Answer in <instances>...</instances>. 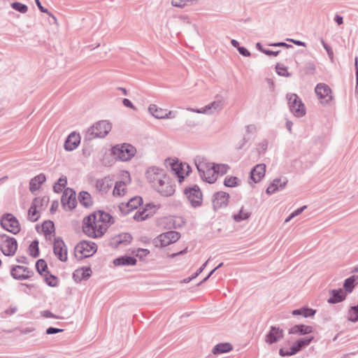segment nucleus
<instances>
[{
  "instance_id": "1",
  "label": "nucleus",
  "mask_w": 358,
  "mask_h": 358,
  "mask_svg": "<svg viewBox=\"0 0 358 358\" xmlns=\"http://www.w3.org/2000/svg\"><path fill=\"white\" fill-rule=\"evenodd\" d=\"M113 222L114 219L109 213L99 210L84 219L83 230L90 237L99 238Z\"/></svg>"
},
{
  "instance_id": "2",
  "label": "nucleus",
  "mask_w": 358,
  "mask_h": 358,
  "mask_svg": "<svg viewBox=\"0 0 358 358\" xmlns=\"http://www.w3.org/2000/svg\"><path fill=\"white\" fill-rule=\"evenodd\" d=\"M313 339V336L305 337L298 339L295 341H292V338H287L285 341L286 345H289L292 343L289 350H287L285 348H281L279 350V355L281 357H289L294 355L301 351L303 348L309 345Z\"/></svg>"
},
{
  "instance_id": "3",
  "label": "nucleus",
  "mask_w": 358,
  "mask_h": 358,
  "mask_svg": "<svg viewBox=\"0 0 358 358\" xmlns=\"http://www.w3.org/2000/svg\"><path fill=\"white\" fill-rule=\"evenodd\" d=\"M112 125L107 120H101L94 123L86 132V138L92 140L94 138H103L111 130Z\"/></svg>"
},
{
  "instance_id": "4",
  "label": "nucleus",
  "mask_w": 358,
  "mask_h": 358,
  "mask_svg": "<svg viewBox=\"0 0 358 358\" xmlns=\"http://www.w3.org/2000/svg\"><path fill=\"white\" fill-rule=\"evenodd\" d=\"M136 152V148L131 144L124 143L117 145L112 148L113 155L121 161L131 159Z\"/></svg>"
},
{
  "instance_id": "5",
  "label": "nucleus",
  "mask_w": 358,
  "mask_h": 358,
  "mask_svg": "<svg viewBox=\"0 0 358 358\" xmlns=\"http://www.w3.org/2000/svg\"><path fill=\"white\" fill-rule=\"evenodd\" d=\"M17 249V243L15 238L7 234H0V250L6 256H13Z\"/></svg>"
},
{
  "instance_id": "6",
  "label": "nucleus",
  "mask_w": 358,
  "mask_h": 358,
  "mask_svg": "<svg viewBox=\"0 0 358 358\" xmlns=\"http://www.w3.org/2000/svg\"><path fill=\"white\" fill-rule=\"evenodd\" d=\"M96 251V245L94 243L83 241L75 247V256L83 259L92 256Z\"/></svg>"
},
{
  "instance_id": "7",
  "label": "nucleus",
  "mask_w": 358,
  "mask_h": 358,
  "mask_svg": "<svg viewBox=\"0 0 358 358\" xmlns=\"http://www.w3.org/2000/svg\"><path fill=\"white\" fill-rule=\"evenodd\" d=\"M290 111L296 117H301L306 114V108L301 99L296 94L287 96Z\"/></svg>"
},
{
  "instance_id": "8",
  "label": "nucleus",
  "mask_w": 358,
  "mask_h": 358,
  "mask_svg": "<svg viewBox=\"0 0 358 358\" xmlns=\"http://www.w3.org/2000/svg\"><path fill=\"white\" fill-rule=\"evenodd\" d=\"M180 237L179 232L176 231H169L159 234L154 240L156 247H166L171 243L176 242Z\"/></svg>"
},
{
  "instance_id": "9",
  "label": "nucleus",
  "mask_w": 358,
  "mask_h": 358,
  "mask_svg": "<svg viewBox=\"0 0 358 358\" xmlns=\"http://www.w3.org/2000/svg\"><path fill=\"white\" fill-rule=\"evenodd\" d=\"M0 224L4 229L13 234H17L20 231L18 220L10 213L4 214L1 218Z\"/></svg>"
},
{
  "instance_id": "10",
  "label": "nucleus",
  "mask_w": 358,
  "mask_h": 358,
  "mask_svg": "<svg viewBox=\"0 0 358 358\" xmlns=\"http://www.w3.org/2000/svg\"><path fill=\"white\" fill-rule=\"evenodd\" d=\"M166 177L167 176L164 174V171L157 167H150L146 171V178L155 188L162 182L164 178Z\"/></svg>"
},
{
  "instance_id": "11",
  "label": "nucleus",
  "mask_w": 358,
  "mask_h": 358,
  "mask_svg": "<svg viewBox=\"0 0 358 358\" xmlns=\"http://www.w3.org/2000/svg\"><path fill=\"white\" fill-rule=\"evenodd\" d=\"M184 193L192 206L196 207L201 204L202 193L199 186L194 185L185 189Z\"/></svg>"
},
{
  "instance_id": "12",
  "label": "nucleus",
  "mask_w": 358,
  "mask_h": 358,
  "mask_svg": "<svg viewBox=\"0 0 358 358\" xmlns=\"http://www.w3.org/2000/svg\"><path fill=\"white\" fill-rule=\"evenodd\" d=\"M61 202L65 209H73L77 203L76 192L72 189L66 188L63 192Z\"/></svg>"
},
{
  "instance_id": "13",
  "label": "nucleus",
  "mask_w": 358,
  "mask_h": 358,
  "mask_svg": "<svg viewBox=\"0 0 358 358\" xmlns=\"http://www.w3.org/2000/svg\"><path fill=\"white\" fill-rule=\"evenodd\" d=\"M315 91L322 104L327 103L332 99V96L331 95V90L330 87L324 83L317 84Z\"/></svg>"
},
{
  "instance_id": "14",
  "label": "nucleus",
  "mask_w": 358,
  "mask_h": 358,
  "mask_svg": "<svg viewBox=\"0 0 358 358\" xmlns=\"http://www.w3.org/2000/svg\"><path fill=\"white\" fill-rule=\"evenodd\" d=\"M53 252L60 261L66 262L67 260V248L63 240L59 237L55 238Z\"/></svg>"
},
{
  "instance_id": "15",
  "label": "nucleus",
  "mask_w": 358,
  "mask_h": 358,
  "mask_svg": "<svg viewBox=\"0 0 358 358\" xmlns=\"http://www.w3.org/2000/svg\"><path fill=\"white\" fill-rule=\"evenodd\" d=\"M171 170L179 178V182L185 178V174L187 175L189 172V166L187 164H182L178 161H173L171 163Z\"/></svg>"
},
{
  "instance_id": "16",
  "label": "nucleus",
  "mask_w": 358,
  "mask_h": 358,
  "mask_svg": "<svg viewBox=\"0 0 358 358\" xmlns=\"http://www.w3.org/2000/svg\"><path fill=\"white\" fill-rule=\"evenodd\" d=\"M222 107L223 103L222 101L219 100L213 101L201 109L187 108V110L192 112H196L197 113L212 114L215 111L220 110Z\"/></svg>"
},
{
  "instance_id": "17",
  "label": "nucleus",
  "mask_w": 358,
  "mask_h": 358,
  "mask_svg": "<svg viewBox=\"0 0 358 358\" xmlns=\"http://www.w3.org/2000/svg\"><path fill=\"white\" fill-rule=\"evenodd\" d=\"M284 337V331L282 329L276 327H271L270 331L265 336V342L271 345L277 343Z\"/></svg>"
},
{
  "instance_id": "18",
  "label": "nucleus",
  "mask_w": 358,
  "mask_h": 358,
  "mask_svg": "<svg viewBox=\"0 0 358 358\" xmlns=\"http://www.w3.org/2000/svg\"><path fill=\"white\" fill-rule=\"evenodd\" d=\"M155 189L160 194L164 196H171L175 192L174 187L172 185L171 180L168 176L164 178V180L160 184L157 185Z\"/></svg>"
},
{
  "instance_id": "19",
  "label": "nucleus",
  "mask_w": 358,
  "mask_h": 358,
  "mask_svg": "<svg viewBox=\"0 0 358 358\" xmlns=\"http://www.w3.org/2000/svg\"><path fill=\"white\" fill-rule=\"evenodd\" d=\"M142 203V198L140 196H135L131 198L127 203H122L119 206L120 210L123 214H128L131 210L136 209Z\"/></svg>"
},
{
  "instance_id": "20",
  "label": "nucleus",
  "mask_w": 358,
  "mask_h": 358,
  "mask_svg": "<svg viewBox=\"0 0 358 358\" xmlns=\"http://www.w3.org/2000/svg\"><path fill=\"white\" fill-rule=\"evenodd\" d=\"M155 213V206L147 204L142 210H138L134 215V219L138 222L143 221Z\"/></svg>"
},
{
  "instance_id": "21",
  "label": "nucleus",
  "mask_w": 358,
  "mask_h": 358,
  "mask_svg": "<svg viewBox=\"0 0 358 358\" xmlns=\"http://www.w3.org/2000/svg\"><path fill=\"white\" fill-rule=\"evenodd\" d=\"M31 272L27 267L22 266H15L10 271L11 275L17 280L28 279Z\"/></svg>"
},
{
  "instance_id": "22",
  "label": "nucleus",
  "mask_w": 358,
  "mask_h": 358,
  "mask_svg": "<svg viewBox=\"0 0 358 358\" xmlns=\"http://www.w3.org/2000/svg\"><path fill=\"white\" fill-rule=\"evenodd\" d=\"M229 195L224 192H219L213 195V205L215 209L227 206Z\"/></svg>"
},
{
  "instance_id": "23",
  "label": "nucleus",
  "mask_w": 358,
  "mask_h": 358,
  "mask_svg": "<svg viewBox=\"0 0 358 358\" xmlns=\"http://www.w3.org/2000/svg\"><path fill=\"white\" fill-rule=\"evenodd\" d=\"M287 182L288 180L285 178L282 180L280 178L274 179L267 187L266 190V194H272L278 191L282 190L286 187Z\"/></svg>"
},
{
  "instance_id": "24",
  "label": "nucleus",
  "mask_w": 358,
  "mask_h": 358,
  "mask_svg": "<svg viewBox=\"0 0 358 358\" xmlns=\"http://www.w3.org/2000/svg\"><path fill=\"white\" fill-rule=\"evenodd\" d=\"M266 165L257 164L250 171V179L255 183L259 182L265 176Z\"/></svg>"
},
{
  "instance_id": "25",
  "label": "nucleus",
  "mask_w": 358,
  "mask_h": 358,
  "mask_svg": "<svg viewBox=\"0 0 358 358\" xmlns=\"http://www.w3.org/2000/svg\"><path fill=\"white\" fill-rule=\"evenodd\" d=\"M313 329L311 326L305 324H296L289 329L288 334L303 336L310 334L313 332Z\"/></svg>"
},
{
  "instance_id": "26",
  "label": "nucleus",
  "mask_w": 358,
  "mask_h": 358,
  "mask_svg": "<svg viewBox=\"0 0 358 358\" xmlns=\"http://www.w3.org/2000/svg\"><path fill=\"white\" fill-rule=\"evenodd\" d=\"M80 142L79 134L72 132L67 138L64 143V149L68 151L75 150Z\"/></svg>"
},
{
  "instance_id": "27",
  "label": "nucleus",
  "mask_w": 358,
  "mask_h": 358,
  "mask_svg": "<svg viewBox=\"0 0 358 358\" xmlns=\"http://www.w3.org/2000/svg\"><path fill=\"white\" fill-rule=\"evenodd\" d=\"M331 297L328 299L327 302L329 303H337L344 301L347 296L345 292L343 289H331L329 291Z\"/></svg>"
},
{
  "instance_id": "28",
  "label": "nucleus",
  "mask_w": 358,
  "mask_h": 358,
  "mask_svg": "<svg viewBox=\"0 0 358 358\" xmlns=\"http://www.w3.org/2000/svg\"><path fill=\"white\" fill-rule=\"evenodd\" d=\"M46 178L43 173H41L29 182V189L31 192H34L40 188V186L45 181Z\"/></svg>"
},
{
  "instance_id": "29",
  "label": "nucleus",
  "mask_w": 358,
  "mask_h": 358,
  "mask_svg": "<svg viewBox=\"0 0 358 358\" xmlns=\"http://www.w3.org/2000/svg\"><path fill=\"white\" fill-rule=\"evenodd\" d=\"M148 111L157 119H166V109L159 108L155 104H150L148 107Z\"/></svg>"
},
{
  "instance_id": "30",
  "label": "nucleus",
  "mask_w": 358,
  "mask_h": 358,
  "mask_svg": "<svg viewBox=\"0 0 358 358\" xmlns=\"http://www.w3.org/2000/svg\"><path fill=\"white\" fill-rule=\"evenodd\" d=\"M195 164L197 170L200 174V176L201 175H203V173H205L208 169H210V167H211L214 164L207 162L205 159L202 157H198L196 159Z\"/></svg>"
},
{
  "instance_id": "31",
  "label": "nucleus",
  "mask_w": 358,
  "mask_h": 358,
  "mask_svg": "<svg viewBox=\"0 0 358 358\" xmlns=\"http://www.w3.org/2000/svg\"><path fill=\"white\" fill-rule=\"evenodd\" d=\"M233 350V346L229 343H222L217 344L212 350V353L213 355H220L222 353H226L231 351Z\"/></svg>"
},
{
  "instance_id": "32",
  "label": "nucleus",
  "mask_w": 358,
  "mask_h": 358,
  "mask_svg": "<svg viewBox=\"0 0 358 358\" xmlns=\"http://www.w3.org/2000/svg\"><path fill=\"white\" fill-rule=\"evenodd\" d=\"M113 264L116 266L135 265L136 264V259L132 257L123 256L114 259Z\"/></svg>"
},
{
  "instance_id": "33",
  "label": "nucleus",
  "mask_w": 358,
  "mask_h": 358,
  "mask_svg": "<svg viewBox=\"0 0 358 358\" xmlns=\"http://www.w3.org/2000/svg\"><path fill=\"white\" fill-rule=\"evenodd\" d=\"M201 177L203 180L208 183H213L215 182L217 177L215 173V169H214V164L203 173V175H201Z\"/></svg>"
},
{
  "instance_id": "34",
  "label": "nucleus",
  "mask_w": 358,
  "mask_h": 358,
  "mask_svg": "<svg viewBox=\"0 0 358 358\" xmlns=\"http://www.w3.org/2000/svg\"><path fill=\"white\" fill-rule=\"evenodd\" d=\"M357 277L352 275L347 278L343 283V291L346 294L351 293L355 287V280Z\"/></svg>"
},
{
  "instance_id": "35",
  "label": "nucleus",
  "mask_w": 358,
  "mask_h": 358,
  "mask_svg": "<svg viewBox=\"0 0 358 358\" xmlns=\"http://www.w3.org/2000/svg\"><path fill=\"white\" fill-rule=\"evenodd\" d=\"M78 200L80 203L85 207H89L92 204L91 196L87 192H80Z\"/></svg>"
},
{
  "instance_id": "36",
  "label": "nucleus",
  "mask_w": 358,
  "mask_h": 358,
  "mask_svg": "<svg viewBox=\"0 0 358 358\" xmlns=\"http://www.w3.org/2000/svg\"><path fill=\"white\" fill-rule=\"evenodd\" d=\"M315 310L311 308H303L300 309L294 310L292 311L293 315H303L304 317H311L315 315Z\"/></svg>"
},
{
  "instance_id": "37",
  "label": "nucleus",
  "mask_w": 358,
  "mask_h": 358,
  "mask_svg": "<svg viewBox=\"0 0 358 358\" xmlns=\"http://www.w3.org/2000/svg\"><path fill=\"white\" fill-rule=\"evenodd\" d=\"M348 320L352 322L358 321V304L350 307L348 311Z\"/></svg>"
},
{
  "instance_id": "38",
  "label": "nucleus",
  "mask_w": 358,
  "mask_h": 358,
  "mask_svg": "<svg viewBox=\"0 0 358 358\" xmlns=\"http://www.w3.org/2000/svg\"><path fill=\"white\" fill-rule=\"evenodd\" d=\"M126 183L123 181H117L115 183L114 189H113V195L115 196H121L124 194Z\"/></svg>"
},
{
  "instance_id": "39",
  "label": "nucleus",
  "mask_w": 358,
  "mask_h": 358,
  "mask_svg": "<svg viewBox=\"0 0 358 358\" xmlns=\"http://www.w3.org/2000/svg\"><path fill=\"white\" fill-rule=\"evenodd\" d=\"M110 180L107 178L98 180L96 182V187L99 191H107L110 187Z\"/></svg>"
},
{
  "instance_id": "40",
  "label": "nucleus",
  "mask_w": 358,
  "mask_h": 358,
  "mask_svg": "<svg viewBox=\"0 0 358 358\" xmlns=\"http://www.w3.org/2000/svg\"><path fill=\"white\" fill-rule=\"evenodd\" d=\"M42 229L45 236L50 235L55 231L54 223L52 221H45L42 224Z\"/></svg>"
},
{
  "instance_id": "41",
  "label": "nucleus",
  "mask_w": 358,
  "mask_h": 358,
  "mask_svg": "<svg viewBox=\"0 0 358 358\" xmlns=\"http://www.w3.org/2000/svg\"><path fill=\"white\" fill-rule=\"evenodd\" d=\"M38 213L36 210V205L34 202H33L28 210V219L31 222H36L38 218Z\"/></svg>"
},
{
  "instance_id": "42",
  "label": "nucleus",
  "mask_w": 358,
  "mask_h": 358,
  "mask_svg": "<svg viewBox=\"0 0 358 358\" xmlns=\"http://www.w3.org/2000/svg\"><path fill=\"white\" fill-rule=\"evenodd\" d=\"M198 1L199 0H171V4L175 7L183 8Z\"/></svg>"
},
{
  "instance_id": "43",
  "label": "nucleus",
  "mask_w": 358,
  "mask_h": 358,
  "mask_svg": "<svg viewBox=\"0 0 358 358\" xmlns=\"http://www.w3.org/2000/svg\"><path fill=\"white\" fill-rule=\"evenodd\" d=\"M29 255L33 257H37L39 255L38 241L35 240L31 242L29 247Z\"/></svg>"
},
{
  "instance_id": "44",
  "label": "nucleus",
  "mask_w": 358,
  "mask_h": 358,
  "mask_svg": "<svg viewBox=\"0 0 358 358\" xmlns=\"http://www.w3.org/2000/svg\"><path fill=\"white\" fill-rule=\"evenodd\" d=\"M92 274V271L90 268H82L81 269H78L73 274L74 276L81 275L82 278H87Z\"/></svg>"
},
{
  "instance_id": "45",
  "label": "nucleus",
  "mask_w": 358,
  "mask_h": 358,
  "mask_svg": "<svg viewBox=\"0 0 358 358\" xmlns=\"http://www.w3.org/2000/svg\"><path fill=\"white\" fill-rule=\"evenodd\" d=\"M250 215V213L243 210V208L241 209L239 213L234 215V220L236 222H241L247 220Z\"/></svg>"
},
{
  "instance_id": "46",
  "label": "nucleus",
  "mask_w": 358,
  "mask_h": 358,
  "mask_svg": "<svg viewBox=\"0 0 358 358\" xmlns=\"http://www.w3.org/2000/svg\"><path fill=\"white\" fill-rule=\"evenodd\" d=\"M276 72L279 76L285 77H290L291 73L287 71V67L280 64H277L275 66Z\"/></svg>"
},
{
  "instance_id": "47",
  "label": "nucleus",
  "mask_w": 358,
  "mask_h": 358,
  "mask_svg": "<svg viewBox=\"0 0 358 358\" xmlns=\"http://www.w3.org/2000/svg\"><path fill=\"white\" fill-rule=\"evenodd\" d=\"M132 237L129 234L125 233L120 235L116 241L117 244L124 243L127 244L130 243Z\"/></svg>"
},
{
  "instance_id": "48",
  "label": "nucleus",
  "mask_w": 358,
  "mask_h": 358,
  "mask_svg": "<svg viewBox=\"0 0 358 358\" xmlns=\"http://www.w3.org/2000/svg\"><path fill=\"white\" fill-rule=\"evenodd\" d=\"M239 179L237 177L226 178L224 184L227 187H235L238 185Z\"/></svg>"
},
{
  "instance_id": "49",
  "label": "nucleus",
  "mask_w": 358,
  "mask_h": 358,
  "mask_svg": "<svg viewBox=\"0 0 358 358\" xmlns=\"http://www.w3.org/2000/svg\"><path fill=\"white\" fill-rule=\"evenodd\" d=\"M66 184V178H59L58 182L55 184L53 186V189L55 192L59 193L62 191L63 187H64L65 185Z\"/></svg>"
},
{
  "instance_id": "50",
  "label": "nucleus",
  "mask_w": 358,
  "mask_h": 358,
  "mask_svg": "<svg viewBox=\"0 0 358 358\" xmlns=\"http://www.w3.org/2000/svg\"><path fill=\"white\" fill-rule=\"evenodd\" d=\"M36 268L40 274H42L43 271H45L47 268V264L45 260L41 259H38L36 263Z\"/></svg>"
},
{
  "instance_id": "51",
  "label": "nucleus",
  "mask_w": 358,
  "mask_h": 358,
  "mask_svg": "<svg viewBox=\"0 0 358 358\" xmlns=\"http://www.w3.org/2000/svg\"><path fill=\"white\" fill-rule=\"evenodd\" d=\"M12 8L21 13H25L27 11V6L21 3L15 2L11 5Z\"/></svg>"
},
{
  "instance_id": "52",
  "label": "nucleus",
  "mask_w": 358,
  "mask_h": 358,
  "mask_svg": "<svg viewBox=\"0 0 358 358\" xmlns=\"http://www.w3.org/2000/svg\"><path fill=\"white\" fill-rule=\"evenodd\" d=\"M214 169L217 176L218 174L224 175L227 172L229 166L224 164H214Z\"/></svg>"
},
{
  "instance_id": "53",
  "label": "nucleus",
  "mask_w": 358,
  "mask_h": 358,
  "mask_svg": "<svg viewBox=\"0 0 358 358\" xmlns=\"http://www.w3.org/2000/svg\"><path fill=\"white\" fill-rule=\"evenodd\" d=\"M150 253V251L147 249L138 248L136 250V256L138 257L140 259H143L145 257H146Z\"/></svg>"
},
{
  "instance_id": "54",
  "label": "nucleus",
  "mask_w": 358,
  "mask_h": 358,
  "mask_svg": "<svg viewBox=\"0 0 358 358\" xmlns=\"http://www.w3.org/2000/svg\"><path fill=\"white\" fill-rule=\"evenodd\" d=\"M268 141L264 140L261 143H259L257 147V150L259 153H264L266 152L268 148Z\"/></svg>"
},
{
  "instance_id": "55",
  "label": "nucleus",
  "mask_w": 358,
  "mask_h": 358,
  "mask_svg": "<svg viewBox=\"0 0 358 358\" xmlns=\"http://www.w3.org/2000/svg\"><path fill=\"white\" fill-rule=\"evenodd\" d=\"M321 43L324 48L327 50L330 59L332 61L334 59V52L331 47L328 44H327L323 39H321Z\"/></svg>"
},
{
  "instance_id": "56",
  "label": "nucleus",
  "mask_w": 358,
  "mask_h": 358,
  "mask_svg": "<svg viewBox=\"0 0 358 358\" xmlns=\"http://www.w3.org/2000/svg\"><path fill=\"white\" fill-rule=\"evenodd\" d=\"M45 282L49 286L55 287L57 284V278L55 275H50V277H45Z\"/></svg>"
},
{
  "instance_id": "57",
  "label": "nucleus",
  "mask_w": 358,
  "mask_h": 358,
  "mask_svg": "<svg viewBox=\"0 0 358 358\" xmlns=\"http://www.w3.org/2000/svg\"><path fill=\"white\" fill-rule=\"evenodd\" d=\"M64 330L62 329H57L55 327H49L46 329V334H57L59 332H62Z\"/></svg>"
},
{
  "instance_id": "58",
  "label": "nucleus",
  "mask_w": 358,
  "mask_h": 358,
  "mask_svg": "<svg viewBox=\"0 0 358 358\" xmlns=\"http://www.w3.org/2000/svg\"><path fill=\"white\" fill-rule=\"evenodd\" d=\"M122 103L126 107L130 108L134 110H136V108L134 106V104L128 99H124L122 101Z\"/></svg>"
},
{
  "instance_id": "59",
  "label": "nucleus",
  "mask_w": 358,
  "mask_h": 358,
  "mask_svg": "<svg viewBox=\"0 0 358 358\" xmlns=\"http://www.w3.org/2000/svg\"><path fill=\"white\" fill-rule=\"evenodd\" d=\"M268 45L273 46V47H285L287 48L292 47L291 45H289L285 42H278V43H271Z\"/></svg>"
},
{
  "instance_id": "60",
  "label": "nucleus",
  "mask_w": 358,
  "mask_h": 358,
  "mask_svg": "<svg viewBox=\"0 0 358 358\" xmlns=\"http://www.w3.org/2000/svg\"><path fill=\"white\" fill-rule=\"evenodd\" d=\"M208 262V260H207L198 270L197 271L194 273L192 275H193V278H196L200 273H201L203 272V271L205 269L207 264Z\"/></svg>"
},
{
  "instance_id": "61",
  "label": "nucleus",
  "mask_w": 358,
  "mask_h": 358,
  "mask_svg": "<svg viewBox=\"0 0 358 358\" xmlns=\"http://www.w3.org/2000/svg\"><path fill=\"white\" fill-rule=\"evenodd\" d=\"M238 50L240 54L245 57H249L250 56V52L245 48L243 47H238Z\"/></svg>"
},
{
  "instance_id": "62",
  "label": "nucleus",
  "mask_w": 358,
  "mask_h": 358,
  "mask_svg": "<svg viewBox=\"0 0 358 358\" xmlns=\"http://www.w3.org/2000/svg\"><path fill=\"white\" fill-rule=\"evenodd\" d=\"M176 115H177V111L166 110V119H168V118L173 119V118L176 117Z\"/></svg>"
},
{
  "instance_id": "63",
  "label": "nucleus",
  "mask_w": 358,
  "mask_h": 358,
  "mask_svg": "<svg viewBox=\"0 0 358 358\" xmlns=\"http://www.w3.org/2000/svg\"><path fill=\"white\" fill-rule=\"evenodd\" d=\"M41 314L45 317L59 318L57 316L52 314L50 310H44L41 313Z\"/></svg>"
},
{
  "instance_id": "64",
  "label": "nucleus",
  "mask_w": 358,
  "mask_h": 358,
  "mask_svg": "<svg viewBox=\"0 0 358 358\" xmlns=\"http://www.w3.org/2000/svg\"><path fill=\"white\" fill-rule=\"evenodd\" d=\"M307 208L306 206H303L298 209H296V210H294L293 213H292V216L294 217H296V216H298L301 213H302V212Z\"/></svg>"
}]
</instances>
